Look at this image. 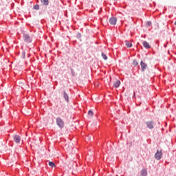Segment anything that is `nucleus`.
I'll use <instances>...</instances> for the list:
<instances>
[{"label": "nucleus", "mask_w": 176, "mask_h": 176, "mask_svg": "<svg viewBox=\"0 0 176 176\" xmlns=\"http://www.w3.org/2000/svg\"><path fill=\"white\" fill-rule=\"evenodd\" d=\"M56 122L57 126H58L60 129H63V127H64V121L63 120V119H61V118L60 117L56 118Z\"/></svg>", "instance_id": "obj_1"}, {"label": "nucleus", "mask_w": 176, "mask_h": 176, "mask_svg": "<svg viewBox=\"0 0 176 176\" xmlns=\"http://www.w3.org/2000/svg\"><path fill=\"white\" fill-rule=\"evenodd\" d=\"M146 124L148 129H152L155 126V122H153V121H148L146 122Z\"/></svg>", "instance_id": "obj_2"}, {"label": "nucleus", "mask_w": 176, "mask_h": 176, "mask_svg": "<svg viewBox=\"0 0 176 176\" xmlns=\"http://www.w3.org/2000/svg\"><path fill=\"white\" fill-rule=\"evenodd\" d=\"M14 141L16 144H20V141H21V138L19 135H14Z\"/></svg>", "instance_id": "obj_3"}, {"label": "nucleus", "mask_w": 176, "mask_h": 176, "mask_svg": "<svg viewBox=\"0 0 176 176\" xmlns=\"http://www.w3.org/2000/svg\"><path fill=\"white\" fill-rule=\"evenodd\" d=\"M155 157L157 160H160L162 159V151H157V153L155 154Z\"/></svg>", "instance_id": "obj_4"}, {"label": "nucleus", "mask_w": 176, "mask_h": 176, "mask_svg": "<svg viewBox=\"0 0 176 176\" xmlns=\"http://www.w3.org/2000/svg\"><path fill=\"white\" fill-rule=\"evenodd\" d=\"M117 21H118V20L116 19V17H111L109 19V23H110V24H111V25H116Z\"/></svg>", "instance_id": "obj_5"}, {"label": "nucleus", "mask_w": 176, "mask_h": 176, "mask_svg": "<svg viewBox=\"0 0 176 176\" xmlns=\"http://www.w3.org/2000/svg\"><path fill=\"white\" fill-rule=\"evenodd\" d=\"M140 65H141L142 71H145L148 67V65L144 63V61L140 62Z\"/></svg>", "instance_id": "obj_6"}, {"label": "nucleus", "mask_w": 176, "mask_h": 176, "mask_svg": "<svg viewBox=\"0 0 176 176\" xmlns=\"http://www.w3.org/2000/svg\"><path fill=\"white\" fill-rule=\"evenodd\" d=\"M59 115H61L63 118H65V115H67V110L64 109H61L60 111L59 112Z\"/></svg>", "instance_id": "obj_7"}, {"label": "nucleus", "mask_w": 176, "mask_h": 176, "mask_svg": "<svg viewBox=\"0 0 176 176\" xmlns=\"http://www.w3.org/2000/svg\"><path fill=\"white\" fill-rule=\"evenodd\" d=\"M23 38H24L25 42H28V43L31 42V37H30V36H28V34H25L23 36Z\"/></svg>", "instance_id": "obj_8"}, {"label": "nucleus", "mask_w": 176, "mask_h": 176, "mask_svg": "<svg viewBox=\"0 0 176 176\" xmlns=\"http://www.w3.org/2000/svg\"><path fill=\"white\" fill-rule=\"evenodd\" d=\"M143 46L144 47H145V49H151V45H149V43L146 41H143Z\"/></svg>", "instance_id": "obj_9"}, {"label": "nucleus", "mask_w": 176, "mask_h": 176, "mask_svg": "<svg viewBox=\"0 0 176 176\" xmlns=\"http://www.w3.org/2000/svg\"><path fill=\"white\" fill-rule=\"evenodd\" d=\"M119 86H120V80H116L113 82V87H119Z\"/></svg>", "instance_id": "obj_10"}, {"label": "nucleus", "mask_w": 176, "mask_h": 176, "mask_svg": "<svg viewBox=\"0 0 176 176\" xmlns=\"http://www.w3.org/2000/svg\"><path fill=\"white\" fill-rule=\"evenodd\" d=\"M141 175L142 176H146V175H148V172L146 171V169H142L141 170Z\"/></svg>", "instance_id": "obj_11"}, {"label": "nucleus", "mask_w": 176, "mask_h": 176, "mask_svg": "<svg viewBox=\"0 0 176 176\" xmlns=\"http://www.w3.org/2000/svg\"><path fill=\"white\" fill-rule=\"evenodd\" d=\"M41 2L45 6H47L49 5V0H41Z\"/></svg>", "instance_id": "obj_12"}, {"label": "nucleus", "mask_w": 176, "mask_h": 176, "mask_svg": "<svg viewBox=\"0 0 176 176\" xmlns=\"http://www.w3.org/2000/svg\"><path fill=\"white\" fill-rule=\"evenodd\" d=\"M125 45L127 47H133V44H131V43L129 42L128 41H125Z\"/></svg>", "instance_id": "obj_13"}, {"label": "nucleus", "mask_w": 176, "mask_h": 176, "mask_svg": "<svg viewBox=\"0 0 176 176\" xmlns=\"http://www.w3.org/2000/svg\"><path fill=\"white\" fill-rule=\"evenodd\" d=\"M94 116V113H93L91 110H89L88 111V118H93Z\"/></svg>", "instance_id": "obj_14"}, {"label": "nucleus", "mask_w": 176, "mask_h": 176, "mask_svg": "<svg viewBox=\"0 0 176 176\" xmlns=\"http://www.w3.org/2000/svg\"><path fill=\"white\" fill-rule=\"evenodd\" d=\"M63 97L66 101H68V95L67 94V93L65 91H64V93H63Z\"/></svg>", "instance_id": "obj_15"}, {"label": "nucleus", "mask_w": 176, "mask_h": 176, "mask_svg": "<svg viewBox=\"0 0 176 176\" xmlns=\"http://www.w3.org/2000/svg\"><path fill=\"white\" fill-rule=\"evenodd\" d=\"M48 164L50 167H56V164L53 162H50Z\"/></svg>", "instance_id": "obj_16"}, {"label": "nucleus", "mask_w": 176, "mask_h": 176, "mask_svg": "<svg viewBox=\"0 0 176 176\" xmlns=\"http://www.w3.org/2000/svg\"><path fill=\"white\" fill-rule=\"evenodd\" d=\"M102 57H103L104 60H107L108 59V57L104 53H102Z\"/></svg>", "instance_id": "obj_17"}, {"label": "nucleus", "mask_w": 176, "mask_h": 176, "mask_svg": "<svg viewBox=\"0 0 176 176\" xmlns=\"http://www.w3.org/2000/svg\"><path fill=\"white\" fill-rule=\"evenodd\" d=\"M133 64L135 65V67H137L138 65V62H137V60H133Z\"/></svg>", "instance_id": "obj_18"}, {"label": "nucleus", "mask_w": 176, "mask_h": 176, "mask_svg": "<svg viewBox=\"0 0 176 176\" xmlns=\"http://www.w3.org/2000/svg\"><path fill=\"white\" fill-rule=\"evenodd\" d=\"M34 9H35L36 10H38L39 9V5L36 4L34 6Z\"/></svg>", "instance_id": "obj_19"}, {"label": "nucleus", "mask_w": 176, "mask_h": 176, "mask_svg": "<svg viewBox=\"0 0 176 176\" xmlns=\"http://www.w3.org/2000/svg\"><path fill=\"white\" fill-rule=\"evenodd\" d=\"M146 25H148V27H151V25H152V22H151V21H147V22H146Z\"/></svg>", "instance_id": "obj_20"}, {"label": "nucleus", "mask_w": 176, "mask_h": 176, "mask_svg": "<svg viewBox=\"0 0 176 176\" xmlns=\"http://www.w3.org/2000/svg\"><path fill=\"white\" fill-rule=\"evenodd\" d=\"M22 54L23 56V58H25V52H23Z\"/></svg>", "instance_id": "obj_21"}, {"label": "nucleus", "mask_w": 176, "mask_h": 176, "mask_svg": "<svg viewBox=\"0 0 176 176\" xmlns=\"http://www.w3.org/2000/svg\"><path fill=\"white\" fill-rule=\"evenodd\" d=\"M175 25H176V21L175 22Z\"/></svg>", "instance_id": "obj_22"}]
</instances>
